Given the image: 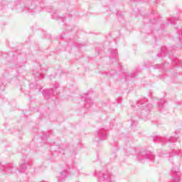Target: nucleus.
<instances>
[{
  "instance_id": "nucleus-3",
  "label": "nucleus",
  "mask_w": 182,
  "mask_h": 182,
  "mask_svg": "<svg viewBox=\"0 0 182 182\" xmlns=\"http://www.w3.org/2000/svg\"><path fill=\"white\" fill-rule=\"evenodd\" d=\"M96 176L99 182H115L114 176L112 174H103L102 172H97Z\"/></svg>"
},
{
  "instance_id": "nucleus-22",
  "label": "nucleus",
  "mask_w": 182,
  "mask_h": 182,
  "mask_svg": "<svg viewBox=\"0 0 182 182\" xmlns=\"http://www.w3.org/2000/svg\"><path fill=\"white\" fill-rule=\"evenodd\" d=\"M58 181H60V179H58Z\"/></svg>"
},
{
  "instance_id": "nucleus-18",
  "label": "nucleus",
  "mask_w": 182,
  "mask_h": 182,
  "mask_svg": "<svg viewBox=\"0 0 182 182\" xmlns=\"http://www.w3.org/2000/svg\"><path fill=\"white\" fill-rule=\"evenodd\" d=\"M157 69H160V65H157Z\"/></svg>"
},
{
  "instance_id": "nucleus-2",
  "label": "nucleus",
  "mask_w": 182,
  "mask_h": 182,
  "mask_svg": "<svg viewBox=\"0 0 182 182\" xmlns=\"http://www.w3.org/2000/svg\"><path fill=\"white\" fill-rule=\"evenodd\" d=\"M18 171V167L14 164H8L6 165H2L0 163V173L2 174H14Z\"/></svg>"
},
{
  "instance_id": "nucleus-13",
  "label": "nucleus",
  "mask_w": 182,
  "mask_h": 182,
  "mask_svg": "<svg viewBox=\"0 0 182 182\" xmlns=\"http://www.w3.org/2000/svg\"><path fill=\"white\" fill-rule=\"evenodd\" d=\"M141 105H143V101L138 102V103L136 104V106L139 107H140Z\"/></svg>"
},
{
  "instance_id": "nucleus-21",
  "label": "nucleus",
  "mask_w": 182,
  "mask_h": 182,
  "mask_svg": "<svg viewBox=\"0 0 182 182\" xmlns=\"http://www.w3.org/2000/svg\"><path fill=\"white\" fill-rule=\"evenodd\" d=\"M131 126H132V127H133V124H131Z\"/></svg>"
},
{
  "instance_id": "nucleus-16",
  "label": "nucleus",
  "mask_w": 182,
  "mask_h": 182,
  "mask_svg": "<svg viewBox=\"0 0 182 182\" xmlns=\"http://www.w3.org/2000/svg\"><path fill=\"white\" fill-rule=\"evenodd\" d=\"M164 50H166V47H163V48H161V52H164Z\"/></svg>"
},
{
  "instance_id": "nucleus-15",
  "label": "nucleus",
  "mask_w": 182,
  "mask_h": 182,
  "mask_svg": "<svg viewBox=\"0 0 182 182\" xmlns=\"http://www.w3.org/2000/svg\"><path fill=\"white\" fill-rule=\"evenodd\" d=\"M171 23L172 25H174V23H176V21L171 20Z\"/></svg>"
},
{
  "instance_id": "nucleus-4",
  "label": "nucleus",
  "mask_w": 182,
  "mask_h": 182,
  "mask_svg": "<svg viewBox=\"0 0 182 182\" xmlns=\"http://www.w3.org/2000/svg\"><path fill=\"white\" fill-rule=\"evenodd\" d=\"M155 139L158 141V143H161V144H166V143H174V140H177V136H171L168 139L166 137L156 136Z\"/></svg>"
},
{
  "instance_id": "nucleus-10",
  "label": "nucleus",
  "mask_w": 182,
  "mask_h": 182,
  "mask_svg": "<svg viewBox=\"0 0 182 182\" xmlns=\"http://www.w3.org/2000/svg\"><path fill=\"white\" fill-rule=\"evenodd\" d=\"M161 105L159 104V107H160V108H163V107H164V106L163 105H164V103L166 102V100H164V98H163V99H161Z\"/></svg>"
},
{
  "instance_id": "nucleus-9",
  "label": "nucleus",
  "mask_w": 182,
  "mask_h": 182,
  "mask_svg": "<svg viewBox=\"0 0 182 182\" xmlns=\"http://www.w3.org/2000/svg\"><path fill=\"white\" fill-rule=\"evenodd\" d=\"M85 100V106L86 107H87V105H92L93 103V102L92 101V100L89 99V98H87Z\"/></svg>"
},
{
  "instance_id": "nucleus-20",
  "label": "nucleus",
  "mask_w": 182,
  "mask_h": 182,
  "mask_svg": "<svg viewBox=\"0 0 182 182\" xmlns=\"http://www.w3.org/2000/svg\"><path fill=\"white\" fill-rule=\"evenodd\" d=\"M95 141H99V140L97 139V140H95Z\"/></svg>"
},
{
  "instance_id": "nucleus-14",
  "label": "nucleus",
  "mask_w": 182,
  "mask_h": 182,
  "mask_svg": "<svg viewBox=\"0 0 182 182\" xmlns=\"http://www.w3.org/2000/svg\"><path fill=\"white\" fill-rule=\"evenodd\" d=\"M61 177L62 178H65V177H66V175H65V172H61Z\"/></svg>"
},
{
  "instance_id": "nucleus-6",
  "label": "nucleus",
  "mask_w": 182,
  "mask_h": 182,
  "mask_svg": "<svg viewBox=\"0 0 182 182\" xmlns=\"http://www.w3.org/2000/svg\"><path fill=\"white\" fill-rule=\"evenodd\" d=\"M28 166H31L29 163L23 161L21 165H20V168L18 171L20 173H24V171L28 168Z\"/></svg>"
},
{
  "instance_id": "nucleus-1",
  "label": "nucleus",
  "mask_w": 182,
  "mask_h": 182,
  "mask_svg": "<svg viewBox=\"0 0 182 182\" xmlns=\"http://www.w3.org/2000/svg\"><path fill=\"white\" fill-rule=\"evenodd\" d=\"M137 160L139 163L153 161H154V154L149 151H142L138 154Z\"/></svg>"
},
{
  "instance_id": "nucleus-19",
  "label": "nucleus",
  "mask_w": 182,
  "mask_h": 182,
  "mask_svg": "<svg viewBox=\"0 0 182 182\" xmlns=\"http://www.w3.org/2000/svg\"><path fill=\"white\" fill-rule=\"evenodd\" d=\"M134 124H137V121H134Z\"/></svg>"
},
{
  "instance_id": "nucleus-7",
  "label": "nucleus",
  "mask_w": 182,
  "mask_h": 182,
  "mask_svg": "<svg viewBox=\"0 0 182 182\" xmlns=\"http://www.w3.org/2000/svg\"><path fill=\"white\" fill-rule=\"evenodd\" d=\"M97 136L99 137V140H105L107 138V135H106L102 131L97 132Z\"/></svg>"
},
{
  "instance_id": "nucleus-17",
  "label": "nucleus",
  "mask_w": 182,
  "mask_h": 182,
  "mask_svg": "<svg viewBox=\"0 0 182 182\" xmlns=\"http://www.w3.org/2000/svg\"><path fill=\"white\" fill-rule=\"evenodd\" d=\"M122 14V11H117V15H121Z\"/></svg>"
},
{
  "instance_id": "nucleus-11",
  "label": "nucleus",
  "mask_w": 182,
  "mask_h": 182,
  "mask_svg": "<svg viewBox=\"0 0 182 182\" xmlns=\"http://www.w3.org/2000/svg\"><path fill=\"white\" fill-rule=\"evenodd\" d=\"M174 153L176 156H181V157H182L181 151H175Z\"/></svg>"
},
{
  "instance_id": "nucleus-5",
  "label": "nucleus",
  "mask_w": 182,
  "mask_h": 182,
  "mask_svg": "<svg viewBox=\"0 0 182 182\" xmlns=\"http://www.w3.org/2000/svg\"><path fill=\"white\" fill-rule=\"evenodd\" d=\"M43 96H45V97H46L47 99H49L50 95H53V96H55L56 95V93L53 92V88L51 90H46L43 91Z\"/></svg>"
},
{
  "instance_id": "nucleus-12",
  "label": "nucleus",
  "mask_w": 182,
  "mask_h": 182,
  "mask_svg": "<svg viewBox=\"0 0 182 182\" xmlns=\"http://www.w3.org/2000/svg\"><path fill=\"white\" fill-rule=\"evenodd\" d=\"M24 11H27L28 12H31V7H25Z\"/></svg>"
},
{
  "instance_id": "nucleus-8",
  "label": "nucleus",
  "mask_w": 182,
  "mask_h": 182,
  "mask_svg": "<svg viewBox=\"0 0 182 182\" xmlns=\"http://www.w3.org/2000/svg\"><path fill=\"white\" fill-rule=\"evenodd\" d=\"M173 173L175 174V176H177V177H175L174 179H173V182H180V176H181V173L179 171H173Z\"/></svg>"
}]
</instances>
